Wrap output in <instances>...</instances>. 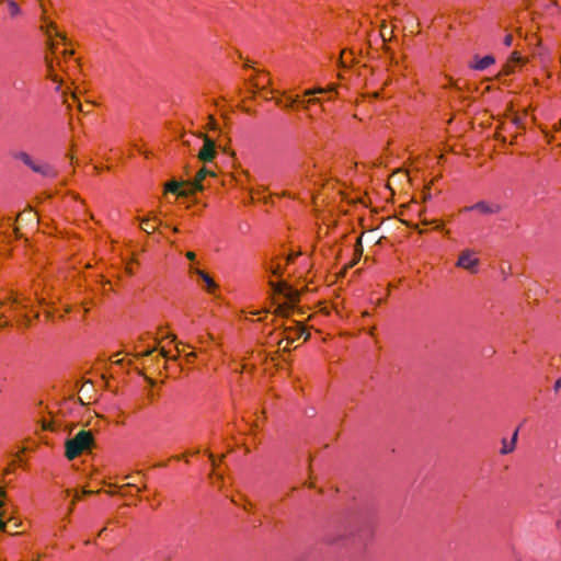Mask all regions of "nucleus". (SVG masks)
<instances>
[{
  "label": "nucleus",
  "instance_id": "obj_26",
  "mask_svg": "<svg viewBox=\"0 0 561 561\" xmlns=\"http://www.w3.org/2000/svg\"><path fill=\"white\" fill-rule=\"evenodd\" d=\"M513 43V35L512 34H507L505 37H504V45L505 46H511Z\"/></svg>",
  "mask_w": 561,
  "mask_h": 561
},
{
  "label": "nucleus",
  "instance_id": "obj_37",
  "mask_svg": "<svg viewBox=\"0 0 561 561\" xmlns=\"http://www.w3.org/2000/svg\"><path fill=\"white\" fill-rule=\"evenodd\" d=\"M0 496H4V491L2 489H0Z\"/></svg>",
  "mask_w": 561,
  "mask_h": 561
},
{
  "label": "nucleus",
  "instance_id": "obj_28",
  "mask_svg": "<svg viewBox=\"0 0 561 561\" xmlns=\"http://www.w3.org/2000/svg\"><path fill=\"white\" fill-rule=\"evenodd\" d=\"M186 357V362L187 363H191L194 358H195V353L194 352H190L185 355Z\"/></svg>",
  "mask_w": 561,
  "mask_h": 561
},
{
  "label": "nucleus",
  "instance_id": "obj_15",
  "mask_svg": "<svg viewBox=\"0 0 561 561\" xmlns=\"http://www.w3.org/2000/svg\"><path fill=\"white\" fill-rule=\"evenodd\" d=\"M32 170L47 178H54L57 174L51 165L44 162H34Z\"/></svg>",
  "mask_w": 561,
  "mask_h": 561
},
{
  "label": "nucleus",
  "instance_id": "obj_11",
  "mask_svg": "<svg viewBox=\"0 0 561 561\" xmlns=\"http://www.w3.org/2000/svg\"><path fill=\"white\" fill-rule=\"evenodd\" d=\"M499 210L500 206L497 204L484 201L463 208V211H478L483 215L496 214Z\"/></svg>",
  "mask_w": 561,
  "mask_h": 561
},
{
  "label": "nucleus",
  "instance_id": "obj_41",
  "mask_svg": "<svg viewBox=\"0 0 561 561\" xmlns=\"http://www.w3.org/2000/svg\"><path fill=\"white\" fill-rule=\"evenodd\" d=\"M3 505V501L0 499V507Z\"/></svg>",
  "mask_w": 561,
  "mask_h": 561
},
{
  "label": "nucleus",
  "instance_id": "obj_8",
  "mask_svg": "<svg viewBox=\"0 0 561 561\" xmlns=\"http://www.w3.org/2000/svg\"><path fill=\"white\" fill-rule=\"evenodd\" d=\"M176 354H171V352L167 351L164 347L158 348L156 345L151 348L140 350L139 346H135L136 356H152L157 354V357H161L164 359H173L180 355V343L175 346Z\"/></svg>",
  "mask_w": 561,
  "mask_h": 561
},
{
  "label": "nucleus",
  "instance_id": "obj_36",
  "mask_svg": "<svg viewBox=\"0 0 561 561\" xmlns=\"http://www.w3.org/2000/svg\"><path fill=\"white\" fill-rule=\"evenodd\" d=\"M92 493H93V491H90V490H84V491H83V494H85V495H88V494H92Z\"/></svg>",
  "mask_w": 561,
  "mask_h": 561
},
{
  "label": "nucleus",
  "instance_id": "obj_21",
  "mask_svg": "<svg viewBox=\"0 0 561 561\" xmlns=\"http://www.w3.org/2000/svg\"><path fill=\"white\" fill-rule=\"evenodd\" d=\"M16 158L20 159L24 164H26L28 168L32 169L33 164H34V160L32 159V157L26 153V152H20L16 154Z\"/></svg>",
  "mask_w": 561,
  "mask_h": 561
},
{
  "label": "nucleus",
  "instance_id": "obj_1",
  "mask_svg": "<svg viewBox=\"0 0 561 561\" xmlns=\"http://www.w3.org/2000/svg\"><path fill=\"white\" fill-rule=\"evenodd\" d=\"M41 27L47 37L50 50V57H46L49 77L56 83V90L61 91L64 79L55 70L54 62H56V66L62 71H66L64 64L71 62L72 67L77 68V61L72 59L73 51L66 47V37L53 22L45 20Z\"/></svg>",
  "mask_w": 561,
  "mask_h": 561
},
{
  "label": "nucleus",
  "instance_id": "obj_25",
  "mask_svg": "<svg viewBox=\"0 0 561 561\" xmlns=\"http://www.w3.org/2000/svg\"><path fill=\"white\" fill-rule=\"evenodd\" d=\"M257 80H259V82L256 83V85H260V84H261V85H262V88H264V84H265V83H268V82H270V79H268L267 75H262V76H260Z\"/></svg>",
  "mask_w": 561,
  "mask_h": 561
},
{
  "label": "nucleus",
  "instance_id": "obj_3",
  "mask_svg": "<svg viewBox=\"0 0 561 561\" xmlns=\"http://www.w3.org/2000/svg\"><path fill=\"white\" fill-rule=\"evenodd\" d=\"M7 304L9 305L10 309L23 317L25 325L31 323L30 313L34 311V318L38 317V312L35 311V301L31 296L15 293L8 298Z\"/></svg>",
  "mask_w": 561,
  "mask_h": 561
},
{
  "label": "nucleus",
  "instance_id": "obj_6",
  "mask_svg": "<svg viewBox=\"0 0 561 561\" xmlns=\"http://www.w3.org/2000/svg\"><path fill=\"white\" fill-rule=\"evenodd\" d=\"M304 333L305 329L301 327L286 328L282 332L283 337L278 340V347L283 351H288L291 345L302 336Z\"/></svg>",
  "mask_w": 561,
  "mask_h": 561
},
{
  "label": "nucleus",
  "instance_id": "obj_9",
  "mask_svg": "<svg viewBox=\"0 0 561 561\" xmlns=\"http://www.w3.org/2000/svg\"><path fill=\"white\" fill-rule=\"evenodd\" d=\"M100 381H104L106 386L108 385V380H106V377L103 373L84 369L81 373V378L77 381L76 386H78V383H81L80 386H95L99 385Z\"/></svg>",
  "mask_w": 561,
  "mask_h": 561
},
{
  "label": "nucleus",
  "instance_id": "obj_32",
  "mask_svg": "<svg viewBox=\"0 0 561 561\" xmlns=\"http://www.w3.org/2000/svg\"><path fill=\"white\" fill-rule=\"evenodd\" d=\"M0 530H5V523L2 520V514L0 513Z\"/></svg>",
  "mask_w": 561,
  "mask_h": 561
},
{
  "label": "nucleus",
  "instance_id": "obj_13",
  "mask_svg": "<svg viewBox=\"0 0 561 561\" xmlns=\"http://www.w3.org/2000/svg\"><path fill=\"white\" fill-rule=\"evenodd\" d=\"M524 64L525 59L517 51H514L505 64L504 71L506 75H511L515 72L517 68H520Z\"/></svg>",
  "mask_w": 561,
  "mask_h": 561
},
{
  "label": "nucleus",
  "instance_id": "obj_20",
  "mask_svg": "<svg viewBox=\"0 0 561 561\" xmlns=\"http://www.w3.org/2000/svg\"><path fill=\"white\" fill-rule=\"evenodd\" d=\"M181 184L176 181H171L165 184V192L175 193L179 195H182L183 193L180 192Z\"/></svg>",
  "mask_w": 561,
  "mask_h": 561
},
{
  "label": "nucleus",
  "instance_id": "obj_18",
  "mask_svg": "<svg viewBox=\"0 0 561 561\" xmlns=\"http://www.w3.org/2000/svg\"><path fill=\"white\" fill-rule=\"evenodd\" d=\"M214 175V172L208 170L206 167L202 168L195 175L193 181V186L195 190H202L203 188V181L208 176Z\"/></svg>",
  "mask_w": 561,
  "mask_h": 561
},
{
  "label": "nucleus",
  "instance_id": "obj_35",
  "mask_svg": "<svg viewBox=\"0 0 561 561\" xmlns=\"http://www.w3.org/2000/svg\"><path fill=\"white\" fill-rule=\"evenodd\" d=\"M554 386H556V387H559V386H561V379H557V380H556V383H554Z\"/></svg>",
  "mask_w": 561,
  "mask_h": 561
},
{
  "label": "nucleus",
  "instance_id": "obj_17",
  "mask_svg": "<svg viewBox=\"0 0 561 561\" xmlns=\"http://www.w3.org/2000/svg\"><path fill=\"white\" fill-rule=\"evenodd\" d=\"M62 94L65 95V103L69 108L77 105L80 112H84L83 105L79 102L77 89L71 91L69 95H67L65 91H62Z\"/></svg>",
  "mask_w": 561,
  "mask_h": 561
},
{
  "label": "nucleus",
  "instance_id": "obj_31",
  "mask_svg": "<svg viewBox=\"0 0 561 561\" xmlns=\"http://www.w3.org/2000/svg\"><path fill=\"white\" fill-rule=\"evenodd\" d=\"M78 499H79V495L77 494V495L75 496V500L71 502V505H70V507H69V510H68V514H70V513L72 512V510H73V505H75V501H76V500H78Z\"/></svg>",
  "mask_w": 561,
  "mask_h": 561
},
{
  "label": "nucleus",
  "instance_id": "obj_12",
  "mask_svg": "<svg viewBox=\"0 0 561 561\" xmlns=\"http://www.w3.org/2000/svg\"><path fill=\"white\" fill-rule=\"evenodd\" d=\"M139 220H140V228L147 233L154 232L161 224L159 218L156 215H153L152 213L148 214L144 218H140Z\"/></svg>",
  "mask_w": 561,
  "mask_h": 561
},
{
  "label": "nucleus",
  "instance_id": "obj_16",
  "mask_svg": "<svg viewBox=\"0 0 561 561\" xmlns=\"http://www.w3.org/2000/svg\"><path fill=\"white\" fill-rule=\"evenodd\" d=\"M494 58L491 56V55H488V56H484V57H476L474 60L472 61L471 64V68L474 69V70H484L486 69L488 67H490L491 65L494 64Z\"/></svg>",
  "mask_w": 561,
  "mask_h": 561
},
{
  "label": "nucleus",
  "instance_id": "obj_10",
  "mask_svg": "<svg viewBox=\"0 0 561 561\" xmlns=\"http://www.w3.org/2000/svg\"><path fill=\"white\" fill-rule=\"evenodd\" d=\"M203 147L201 148L197 157L203 162H210L216 157V146L215 141L208 138L207 136H203Z\"/></svg>",
  "mask_w": 561,
  "mask_h": 561
},
{
  "label": "nucleus",
  "instance_id": "obj_34",
  "mask_svg": "<svg viewBox=\"0 0 561 561\" xmlns=\"http://www.w3.org/2000/svg\"><path fill=\"white\" fill-rule=\"evenodd\" d=\"M561 129V118H560V122L558 123V125L556 126V130H560Z\"/></svg>",
  "mask_w": 561,
  "mask_h": 561
},
{
  "label": "nucleus",
  "instance_id": "obj_27",
  "mask_svg": "<svg viewBox=\"0 0 561 561\" xmlns=\"http://www.w3.org/2000/svg\"><path fill=\"white\" fill-rule=\"evenodd\" d=\"M185 256H186V259H187V260H190L192 263H193V262L195 261V259H196V254H195V252H193V251H187V252L185 253Z\"/></svg>",
  "mask_w": 561,
  "mask_h": 561
},
{
  "label": "nucleus",
  "instance_id": "obj_2",
  "mask_svg": "<svg viewBox=\"0 0 561 561\" xmlns=\"http://www.w3.org/2000/svg\"><path fill=\"white\" fill-rule=\"evenodd\" d=\"M297 254H288L286 256H277L273 259L267 266V272L270 273V285L273 290L277 294H282L285 296L289 295V287L287 283L280 277L286 273V270L293 263Z\"/></svg>",
  "mask_w": 561,
  "mask_h": 561
},
{
  "label": "nucleus",
  "instance_id": "obj_7",
  "mask_svg": "<svg viewBox=\"0 0 561 561\" xmlns=\"http://www.w3.org/2000/svg\"><path fill=\"white\" fill-rule=\"evenodd\" d=\"M456 265L470 273H476L479 265V259L474 251L467 249L460 252Z\"/></svg>",
  "mask_w": 561,
  "mask_h": 561
},
{
  "label": "nucleus",
  "instance_id": "obj_22",
  "mask_svg": "<svg viewBox=\"0 0 561 561\" xmlns=\"http://www.w3.org/2000/svg\"><path fill=\"white\" fill-rule=\"evenodd\" d=\"M8 9L11 16H16L20 14V7L15 1H8Z\"/></svg>",
  "mask_w": 561,
  "mask_h": 561
},
{
  "label": "nucleus",
  "instance_id": "obj_29",
  "mask_svg": "<svg viewBox=\"0 0 561 561\" xmlns=\"http://www.w3.org/2000/svg\"><path fill=\"white\" fill-rule=\"evenodd\" d=\"M118 355L119 354L114 355L115 359H113V364H115V365H119L123 362V358H118Z\"/></svg>",
  "mask_w": 561,
  "mask_h": 561
},
{
  "label": "nucleus",
  "instance_id": "obj_5",
  "mask_svg": "<svg viewBox=\"0 0 561 561\" xmlns=\"http://www.w3.org/2000/svg\"><path fill=\"white\" fill-rule=\"evenodd\" d=\"M339 85L335 84V83H331L329 84L328 87L325 88H316V89H308L305 91L304 95L305 96H309L308 99H300L299 98V101H298V104H300L305 110H309L310 106L312 104H318L320 103L321 99L320 98H311L312 95H316V94H323V93H331V92H336Z\"/></svg>",
  "mask_w": 561,
  "mask_h": 561
},
{
  "label": "nucleus",
  "instance_id": "obj_14",
  "mask_svg": "<svg viewBox=\"0 0 561 561\" xmlns=\"http://www.w3.org/2000/svg\"><path fill=\"white\" fill-rule=\"evenodd\" d=\"M198 279H201L202 282V288L206 290L208 294L214 295L218 289L217 283L206 272L199 273Z\"/></svg>",
  "mask_w": 561,
  "mask_h": 561
},
{
  "label": "nucleus",
  "instance_id": "obj_39",
  "mask_svg": "<svg viewBox=\"0 0 561 561\" xmlns=\"http://www.w3.org/2000/svg\"><path fill=\"white\" fill-rule=\"evenodd\" d=\"M106 528H103L100 533H99V536H101L102 534H104Z\"/></svg>",
  "mask_w": 561,
  "mask_h": 561
},
{
  "label": "nucleus",
  "instance_id": "obj_40",
  "mask_svg": "<svg viewBox=\"0 0 561 561\" xmlns=\"http://www.w3.org/2000/svg\"><path fill=\"white\" fill-rule=\"evenodd\" d=\"M148 398L152 399V393L151 392L148 393Z\"/></svg>",
  "mask_w": 561,
  "mask_h": 561
},
{
  "label": "nucleus",
  "instance_id": "obj_4",
  "mask_svg": "<svg viewBox=\"0 0 561 561\" xmlns=\"http://www.w3.org/2000/svg\"><path fill=\"white\" fill-rule=\"evenodd\" d=\"M93 444V435L90 431H79L72 438L65 443V456L72 460Z\"/></svg>",
  "mask_w": 561,
  "mask_h": 561
},
{
  "label": "nucleus",
  "instance_id": "obj_30",
  "mask_svg": "<svg viewBox=\"0 0 561 561\" xmlns=\"http://www.w3.org/2000/svg\"><path fill=\"white\" fill-rule=\"evenodd\" d=\"M35 296H36V302H37V304L42 305V304H44V302H45V298H44V297H41V296H38L37 294H35Z\"/></svg>",
  "mask_w": 561,
  "mask_h": 561
},
{
  "label": "nucleus",
  "instance_id": "obj_38",
  "mask_svg": "<svg viewBox=\"0 0 561 561\" xmlns=\"http://www.w3.org/2000/svg\"><path fill=\"white\" fill-rule=\"evenodd\" d=\"M450 85L456 87V83H454L453 80H449Z\"/></svg>",
  "mask_w": 561,
  "mask_h": 561
},
{
  "label": "nucleus",
  "instance_id": "obj_19",
  "mask_svg": "<svg viewBox=\"0 0 561 561\" xmlns=\"http://www.w3.org/2000/svg\"><path fill=\"white\" fill-rule=\"evenodd\" d=\"M517 437H518V430H516L514 432L510 443L506 439L502 440V445H503L502 448H501V454L502 455L510 454V453H512L515 449Z\"/></svg>",
  "mask_w": 561,
  "mask_h": 561
},
{
  "label": "nucleus",
  "instance_id": "obj_33",
  "mask_svg": "<svg viewBox=\"0 0 561 561\" xmlns=\"http://www.w3.org/2000/svg\"><path fill=\"white\" fill-rule=\"evenodd\" d=\"M208 456H209V459H210V460H211V462H213V466H215L214 455H213L211 453H209V454H208Z\"/></svg>",
  "mask_w": 561,
  "mask_h": 561
},
{
  "label": "nucleus",
  "instance_id": "obj_24",
  "mask_svg": "<svg viewBox=\"0 0 561 561\" xmlns=\"http://www.w3.org/2000/svg\"><path fill=\"white\" fill-rule=\"evenodd\" d=\"M299 101V95H296V96H287L286 98V106L287 107H293L295 104H297Z\"/></svg>",
  "mask_w": 561,
  "mask_h": 561
},
{
  "label": "nucleus",
  "instance_id": "obj_42",
  "mask_svg": "<svg viewBox=\"0 0 561 561\" xmlns=\"http://www.w3.org/2000/svg\"><path fill=\"white\" fill-rule=\"evenodd\" d=\"M2 325V322H0V327Z\"/></svg>",
  "mask_w": 561,
  "mask_h": 561
},
{
  "label": "nucleus",
  "instance_id": "obj_23",
  "mask_svg": "<svg viewBox=\"0 0 561 561\" xmlns=\"http://www.w3.org/2000/svg\"><path fill=\"white\" fill-rule=\"evenodd\" d=\"M187 272L191 276H197L199 277V273H203L204 271L198 268V266L194 263H191L187 267Z\"/></svg>",
  "mask_w": 561,
  "mask_h": 561
}]
</instances>
